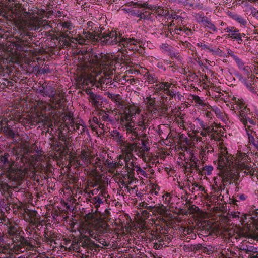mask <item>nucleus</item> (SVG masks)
<instances>
[{
    "mask_svg": "<svg viewBox=\"0 0 258 258\" xmlns=\"http://www.w3.org/2000/svg\"><path fill=\"white\" fill-rule=\"evenodd\" d=\"M5 225L7 226L8 238L11 240L12 248L15 251L23 252L26 249L33 250L35 244L40 245L43 233L47 228L44 220H39L25 228L27 234L31 236V240L25 238V233L22 229L16 224L8 219Z\"/></svg>",
    "mask_w": 258,
    "mask_h": 258,
    "instance_id": "nucleus-1",
    "label": "nucleus"
},
{
    "mask_svg": "<svg viewBox=\"0 0 258 258\" xmlns=\"http://www.w3.org/2000/svg\"><path fill=\"white\" fill-rule=\"evenodd\" d=\"M110 229L106 222H99L92 229L87 230L85 233L88 235L81 233L79 238L71 242L69 248L79 253L81 258H91L98 251L99 245L91 240L89 236L106 246L108 242V236Z\"/></svg>",
    "mask_w": 258,
    "mask_h": 258,
    "instance_id": "nucleus-2",
    "label": "nucleus"
},
{
    "mask_svg": "<svg viewBox=\"0 0 258 258\" xmlns=\"http://www.w3.org/2000/svg\"><path fill=\"white\" fill-rule=\"evenodd\" d=\"M89 34V38H96V41H100L102 45H117L121 47L118 52L125 57L128 51L141 53V46L143 43V36L140 33L135 32L130 35H124L116 30L112 29L104 30L102 29L99 34Z\"/></svg>",
    "mask_w": 258,
    "mask_h": 258,
    "instance_id": "nucleus-3",
    "label": "nucleus"
},
{
    "mask_svg": "<svg viewBox=\"0 0 258 258\" xmlns=\"http://www.w3.org/2000/svg\"><path fill=\"white\" fill-rule=\"evenodd\" d=\"M226 151H222L218 154L217 160L214 161L219 170V178H215L212 185L213 191L217 194L221 192L229 185H234L237 191L239 189V174L228 170L227 167L231 163L232 157H228Z\"/></svg>",
    "mask_w": 258,
    "mask_h": 258,
    "instance_id": "nucleus-4",
    "label": "nucleus"
},
{
    "mask_svg": "<svg viewBox=\"0 0 258 258\" xmlns=\"http://www.w3.org/2000/svg\"><path fill=\"white\" fill-rule=\"evenodd\" d=\"M149 83H155L156 91L161 96V102L163 106L167 107L172 104V100H180L183 97L181 93L177 91L176 82L173 79L158 80L155 75L149 74L147 76Z\"/></svg>",
    "mask_w": 258,
    "mask_h": 258,
    "instance_id": "nucleus-5",
    "label": "nucleus"
},
{
    "mask_svg": "<svg viewBox=\"0 0 258 258\" xmlns=\"http://www.w3.org/2000/svg\"><path fill=\"white\" fill-rule=\"evenodd\" d=\"M155 101L149 102L143 114H139L137 121L138 128L137 127V133L139 137L136 138L134 140H140L141 138L145 139L147 135L149 134V127L152 123V121L158 117L164 116L165 110L161 108L157 107Z\"/></svg>",
    "mask_w": 258,
    "mask_h": 258,
    "instance_id": "nucleus-6",
    "label": "nucleus"
},
{
    "mask_svg": "<svg viewBox=\"0 0 258 258\" xmlns=\"http://www.w3.org/2000/svg\"><path fill=\"white\" fill-rule=\"evenodd\" d=\"M233 114L245 127L250 142L256 146L252 134L253 126L256 124V119L258 120V110L251 113L250 109L244 104H236L233 107Z\"/></svg>",
    "mask_w": 258,
    "mask_h": 258,
    "instance_id": "nucleus-7",
    "label": "nucleus"
},
{
    "mask_svg": "<svg viewBox=\"0 0 258 258\" xmlns=\"http://www.w3.org/2000/svg\"><path fill=\"white\" fill-rule=\"evenodd\" d=\"M227 155L228 157H232L231 163L227 167L228 170H231V166H235L237 170L239 172L244 173V175H250L251 176H256L258 178V163L256 168H252L251 165L250 159L249 156L245 153L241 152L237 154V157L235 158L233 156L228 154V151Z\"/></svg>",
    "mask_w": 258,
    "mask_h": 258,
    "instance_id": "nucleus-8",
    "label": "nucleus"
},
{
    "mask_svg": "<svg viewBox=\"0 0 258 258\" xmlns=\"http://www.w3.org/2000/svg\"><path fill=\"white\" fill-rule=\"evenodd\" d=\"M34 37L33 33L28 29L19 28L13 34L12 40L16 49L24 52L29 51L31 43Z\"/></svg>",
    "mask_w": 258,
    "mask_h": 258,
    "instance_id": "nucleus-9",
    "label": "nucleus"
},
{
    "mask_svg": "<svg viewBox=\"0 0 258 258\" xmlns=\"http://www.w3.org/2000/svg\"><path fill=\"white\" fill-rule=\"evenodd\" d=\"M13 190L14 189L6 182L0 180V191L4 197L0 199V214L4 213L5 212H10V207L14 196Z\"/></svg>",
    "mask_w": 258,
    "mask_h": 258,
    "instance_id": "nucleus-10",
    "label": "nucleus"
},
{
    "mask_svg": "<svg viewBox=\"0 0 258 258\" xmlns=\"http://www.w3.org/2000/svg\"><path fill=\"white\" fill-rule=\"evenodd\" d=\"M16 122H21L24 126H29L30 127H31V125H32L29 120L24 118L15 117L13 119L12 117H11L9 119H8L7 118H4L0 121L1 130L8 137L14 139L16 137V134L12 128L14 124H15Z\"/></svg>",
    "mask_w": 258,
    "mask_h": 258,
    "instance_id": "nucleus-11",
    "label": "nucleus"
},
{
    "mask_svg": "<svg viewBox=\"0 0 258 258\" xmlns=\"http://www.w3.org/2000/svg\"><path fill=\"white\" fill-rule=\"evenodd\" d=\"M132 117V113L124 112L120 116V124L122 130L126 132L127 136L131 135L130 138L134 141L136 138L139 137V134L137 133V127L135 126Z\"/></svg>",
    "mask_w": 258,
    "mask_h": 258,
    "instance_id": "nucleus-12",
    "label": "nucleus"
},
{
    "mask_svg": "<svg viewBox=\"0 0 258 258\" xmlns=\"http://www.w3.org/2000/svg\"><path fill=\"white\" fill-rule=\"evenodd\" d=\"M64 126L67 128L68 132L72 134L73 132H76L79 135H82L88 131L86 126L81 123H77L75 121L73 115L71 114L66 115L62 118Z\"/></svg>",
    "mask_w": 258,
    "mask_h": 258,
    "instance_id": "nucleus-13",
    "label": "nucleus"
},
{
    "mask_svg": "<svg viewBox=\"0 0 258 258\" xmlns=\"http://www.w3.org/2000/svg\"><path fill=\"white\" fill-rule=\"evenodd\" d=\"M13 158L10 157L9 153H5L4 155L0 156V167L2 170H4L7 172L12 173L14 171L15 162L14 161V158L16 161L20 159V161L24 163L23 158L24 156L22 154H16L13 155Z\"/></svg>",
    "mask_w": 258,
    "mask_h": 258,
    "instance_id": "nucleus-14",
    "label": "nucleus"
},
{
    "mask_svg": "<svg viewBox=\"0 0 258 258\" xmlns=\"http://www.w3.org/2000/svg\"><path fill=\"white\" fill-rule=\"evenodd\" d=\"M224 31L227 33V38L236 42L239 44L244 43L245 45L247 44L246 42L249 40V38L246 36L245 34L240 33V30L234 26H227L224 29Z\"/></svg>",
    "mask_w": 258,
    "mask_h": 258,
    "instance_id": "nucleus-15",
    "label": "nucleus"
},
{
    "mask_svg": "<svg viewBox=\"0 0 258 258\" xmlns=\"http://www.w3.org/2000/svg\"><path fill=\"white\" fill-rule=\"evenodd\" d=\"M193 29L184 25H178L171 28L166 37L171 39H178L179 36H189L192 34Z\"/></svg>",
    "mask_w": 258,
    "mask_h": 258,
    "instance_id": "nucleus-16",
    "label": "nucleus"
},
{
    "mask_svg": "<svg viewBox=\"0 0 258 258\" xmlns=\"http://www.w3.org/2000/svg\"><path fill=\"white\" fill-rule=\"evenodd\" d=\"M60 237L53 230H46L43 234L42 242L49 245L53 249L59 245Z\"/></svg>",
    "mask_w": 258,
    "mask_h": 258,
    "instance_id": "nucleus-17",
    "label": "nucleus"
},
{
    "mask_svg": "<svg viewBox=\"0 0 258 258\" xmlns=\"http://www.w3.org/2000/svg\"><path fill=\"white\" fill-rule=\"evenodd\" d=\"M86 25L87 26L86 28L87 31H84L83 33L85 38H84V36H82V39H80V40H81V41L80 42V43H86V41L88 40L96 41V38H89V34H95V33H98L99 34L100 31L102 30V28L100 27H98L97 24L90 21H88Z\"/></svg>",
    "mask_w": 258,
    "mask_h": 258,
    "instance_id": "nucleus-18",
    "label": "nucleus"
},
{
    "mask_svg": "<svg viewBox=\"0 0 258 258\" xmlns=\"http://www.w3.org/2000/svg\"><path fill=\"white\" fill-rule=\"evenodd\" d=\"M207 131V133L209 135V137L211 140L214 141H220L221 136H223L224 129L221 126H218L214 122L211 125H207L205 128Z\"/></svg>",
    "mask_w": 258,
    "mask_h": 258,
    "instance_id": "nucleus-19",
    "label": "nucleus"
},
{
    "mask_svg": "<svg viewBox=\"0 0 258 258\" xmlns=\"http://www.w3.org/2000/svg\"><path fill=\"white\" fill-rule=\"evenodd\" d=\"M227 54L231 57L236 62L238 69L243 72V73L247 76L250 75L251 70L250 67L246 65L245 63L236 55L234 52L230 49L227 50Z\"/></svg>",
    "mask_w": 258,
    "mask_h": 258,
    "instance_id": "nucleus-20",
    "label": "nucleus"
},
{
    "mask_svg": "<svg viewBox=\"0 0 258 258\" xmlns=\"http://www.w3.org/2000/svg\"><path fill=\"white\" fill-rule=\"evenodd\" d=\"M132 154L120 155V159H123L124 162L125 168L127 170L130 176H132L134 171V168L138 167V163L132 159Z\"/></svg>",
    "mask_w": 258,
    "mask_h": 258,
    "instance_id": "nucleus-21",
    "label": "nucleus"
},
{
    "mask_svg": "<svg viewBox=\"0 0 258 258\" xmlns=\"http://www.w3.org/2000/svg\"><path fill=\"white\" fill-rule=\"evenodd\" d=\"M10 207L11 208L10 212H12L15 215L20 217H25L26 208L17 198L15 199L13 198Z\"/></svg>",
    "mask_w": 258,
    "mask_h": 258,
    "instance_id": "nucleus-22",
    "label": "nucleus"
},
{
    "mask_svg": "<svg viewBox=\"0 0 258 258\" xmlns=\"http://www.w3.org/2000/svg\"><path fill=\"white\" fill-rule=\"evenodd\" d=\"M109 197L107 191L103 189L101 190L98 196L92 199L91 203H92L94 207L97 209L100 207V205L104 203L106 201V199Z\"/></svg>",
    "mask_w": 258,
    "mask_h": 258,
    "instance_id": "nucleus-23",
    "label": "nucleus"
},
{
    "mask_svg": "<svg viewBox=\"0 0 258 258\" xmlns=\"http://www.w3.org/2000/svg\"><path fill=\"white\" fill-rule=\"evenodd\" d=\"M86 93L89 95L88 99L95 107H101L102 97L101 95L93 93L90 89L87 90Z\"/></svg>",
    "mask_w": 258,
    "mask_h": 258,
    "instance_id": "nucleus-24",
    "label": "nucleus"
},
{
    "mask_svg": "<svg viewBox=\"0 0 258 258\" xmlns=\"http://www.w3.org/2000/svg\"><path fill=\"white\" fill-rule=\"evenodd\" d=\"M197 46L200 47L202 50L207 51L213 55L219 54L222 51L220 48L216 46L213 47V44L203 41L198 43Z\"/></svg>",
    "mask_w": 258,
    "mask_h": 258,
    "instance_id": "nucleus-25",
    "label": "nucleus"
},
{
    "mask_svg": "<svg viewBox=\"0 0 258 258\" xmlns=\"http://www.w3.org/2000/svg\"><path fill=\"white\" fill-rule=\"evenodd\" d=\"M214 152V148L210 144H206L200 147L199 152V157L205 162L206 161L210 155Z\"/></svg>",
    "mask_w": 258,
    "mask_h": 258,
    "instance_id": "nucleus-26",
    "label": "nucleus"
},
{
    "mask_svg": "<svg viewBox=\"0 0 258 258\" xmlns=\"http://www.w3.org/2000/svg\"><path fill=\"white\" fill-rule=\"evenodd\" d=\"M120 149L123 153V155L133 154V151H136L137 145L135 143H131L125 140L120 146Z\"/></svg>",
    "mask_w": 258,
    "mask_h": 258,
    "instance_id": "nucleus-27",
    "label": "nucleus"
},
{
    "mask_svg": "<svg viewBox=\"0 0 258 258\" xmlns=\"http://www.w3.org/2000/svg\"><path fill=\"white\" fill-rule=\"evenodd\" d=\"M6 5L12 11L18 12L22 8V2L25 0H3Z\"/></svg>",
    "mask_w": 258,
    "mask_h": 258,
    "instance_id": "nucleus-28",
    "label": "nucleus"
},
{
    "mask_svg": "<svg viewBox=\"0 0 258 258\" xmlns=\"http://www.w3.org/2000/svg\"><path fill=\"white\" fill-rule=\"evenodd\" d=\"M40 92L44 96L52 98L55 95L56 90L54 87L50 85L43 84L41 88L40 89Z\"/></svg>",
    "mask_w": 258,
    "mask_h": 258,
    "instance_id": "nucleus-29",
    "label": "nucleus"
},
{
    "mask_svg": "<svg viewBox=\"0 0 258 258\" xmlns=\"http://www.w3.org/2000/svg\"><path fill=\"white\" fill-rule=\"evenodd\" d=\"M27 216V221L29 222L28 225L33 224L37 221L40 220V216L35 211H31L28 209H26L25 217H23L24 218H26Z\"/></svg>",
    "mask_w": 258,
    "mask_h": 258,
    "instance_id": "nucleus-30",
    "label": "nucleus"
},
{
    "mask_svg": "<svg viewBox=\"0 0 258 258\" xmlns=\"http://www.w3.org/2000/svg\"><path fill=\"white\" fill-rule=\"evenodd\" d=\"M6 61L7 59L0 55V78L4 77L2 78L4 80L9 76L10 72L9 69L5 65Z\"/></svg>",
    "mask_w": 258,
    "mask_h": 258,
    "instance_id": "nucleus-31",
    "label": "nucleus"
},
{
    "mask_svg": "<svg viewBox=\"0 0 258 258\" xmlns=\"http://www.w3.org/2000/svg\"><path fill=\"white\" fill-rule=\"evenodd\" d=\"M230 17L242 27H247L249 25L248 19L246 17H243L238 14H233Z\"/></svg>",
    "mask_w": 258,
    "mask_h": 258,
    "instance_id": "nucleus-32",
    "label": "nucleus"
},
{
    "mask_svg": "<svg viewBox=\"0 0 258 258\" xmlns=\"http://www.w3.org/2000/svg\"><path fill=\"white\" fill-rule=\"evenodd\" d=\"M142 147L143 149L142 151L139 150L138 151V153H137V155L139 157H140L142 159L143 161L144 162L146 163H150L152 161V158L151 157L146 155L145 153V151H148L149 149L146 146V141L145 140H143L142 141Z\"/></svg>",
    "mask_w": 258,
    "mask_h": 258,
    "instance_id": "nucleus-33",
    "label": "nucleus"
},
{
    "mask_svg": "<svg viewBox=\"0 0 258 258\" xmlns=\"http://www.w3.org/2000/svg\"><path fill=\"white\" fill-rule=\"evenodd\" d=\"M111 137L115 141L117 144L120 146L125 141L121 133L117 130H114L111 132Z\"/></svg>",
    "mask_w": 258,
    "mask_h": 258,
    "instance_id": "nucleus-34",
    "label": "nucleus"
},
{
    "mask_svg": "<svg viewBox=\"0 0 258 258\" xmlns=\"http://www.w3.org/2000/svg\"><path fill=\"white\" fill-rule=\"evenodd\" d=\"M248 243V245H247L246 243L245 245H243L241 246L240 249L241 250V252L242 254L246 253L249 255L252 254V253H256L257 252L258 248L252 246L249 241Z\"/></svg>",
    "mask_w": 258,
    "mask_h": 258,
    "instance_id": "nucleus-35",
    "label": "nucleus"
},
{
    "mask_svg": "<svg viewBox=\"0 0 258 258\" xmlns=\"http://www.w3.org/2000/svg\"><path fill=\"white\" fill-rule=\"evenodd\" d=\"M206 108L212 109L213 114H215L218 118L223 120L225 119V114L218 106L215 105L212 106L209 104Z\"/></svg>",
    "mask_w": 258,
    "mask_h": 258,
    "instance_id": "nucleus-36",
    "label": "nucleus"
},
{
    "mask_svg": "<svg viewBox=\"0 0 258 258\" xmlns=\"http://www.w3.org/2000/svg\"><path fill=\"white\" fill-rule=\"evenodd\" d=\"M199 160L195 156L190 157V162L188 163L192 170H195L198 174H201L200 169L198 164Z\"/></svg>",
    "mask_w": 258,
    "mask_h": 258,
    "instance_id": "nucleus-37",
    "label": "nucleus"
},
{
    "mask_svg": "<svg viewBox=\"0 0 258 258\" xmlns=\"http://www.w3.org/2000/svg\"><path fill=\"white\" fill-rule=\"evenodd\" d=\"M202 245L200 244H185L183 246V249L185 251H198L201 249Z\"/></svg>",
    "mask_w": 258,
    "mask_h": 258,
    "instance_id": "nucleus-38",
    "label": "nucleus"
},
{
    "mask_svg": "<svg viewBox=\"0 0 258 258\" xmlns=\"http://www.w3.org/2000/svg\"><path fill=\"white\" fill-rule=\"evenodd\" d=\"M202 22L203 23V24L205 25V27H207L208 29L212 31L213 32H217V28L215 26V25L212 23V22L208 19L207 18H203L202 20Z\"/></svg>",
    "mask_w": 258,
    "mask_h": 258,
    "instance_id": "nucleus-39",
    "label": "nucleus"
},
{
    "mask_svg": "<svg viewBox=\"0 0 258 258\" xmlns=\"http://www.w3.org/2000/svg\"><path fill=\"white\" fill-rule=\"evenodd\" d=\"M69 163L75 168L84 166V165L81 162L80 158H79L78 156H74L71 158L69 161Z\"/></svg>",
    "mask_w": 258,
    "mask_h": 258,
    "instance_id": "nucleus-40",
    "label": "nucleus"
},
{
    "mask_svg": "<svg viewBox=\"0 0 258 258\" xmlns=\"http://www.w3.org/2000/svg\"><path fill=\"white\" fill-rule=\"evenodd\" d=\"M80 158L81 163L84 165H87L90 162V158L87 153L84 151L81 152V154L78 156Z\"/></svg>",
    "mask_w": 258,
    "mask_h": 258,
    "instance_id": "nucleus-41",
    "label": "nucleus"
},
{
    "mask_svg": "<svg viewBox=\"0 0 258 258\" xmlns=\"http://www.w3.org/2000/svg\"><path fill=\"white\" fill-rule=\"evenodd\" d=\"M213 169L212 165H205L202 167V169H200L201 174H199L200 175H210L212 174Z\"/></svg>",
    "mask_w": 258,
    "mask_h": 258,
    "instance_id": "nucleus-42",
    "label": "nucleus"
},
{
    "mask_svg": "<svg viewBox=\"0 0 258 258\" xmlns=\"http://www.w3.org/2000/svg\"><path fill=\"white\" fill-rule=\"evenodd\" d=\"M192 101L197 104L201 105L203 108L204 107H207L208 104L204 102V100L198 95L192 96Z\"/></svg>",
    "mask_w": 258,
    "mask_h": 258,
    "instance_id": "nucleus-43",
    "label": "nucleus"
},
{
    "mask_svg": "<svg viewBox=\"0 0 258 258\" xmlns=\"http://www.w3.org/2000/svg\"><path fill=\"white\" fill-rule=\"evenodd\" d=\"M99 119L106 122H112L113 121V117L110 116L106 112L102 111L99 113Z\"/></svg>",
    "mask_w": 258,
    "mask_h": 258,
    "instance_id": "nucleus-44",
    "label": "nucleus"
},
{
    "mask_svg": "<svg viewBox=\"0 0 258 258\" xmlns=\"http://www.w3.org/2000/svg\"><path fill=\"white\" fill-rule=\"evenodd\" d=\"M186 77L187 80L188 82H197V80L199 78L196 73L190 71H189L188 73L186 74Z\"/></svg>",
    "mask_w": 258,
    "mask_h": 258,
    "instance_id": "nucleus-45",
    "label": "nucleus"
},
{
    "mask_svg": "<svg viewBox=\"0 0 258 258\" xmlns=\"http://www.w3.org/2000/svg\"><path fill=\"white\" fill-rule=\"evenodd\" d=\"M62 29L64 32H68L74 28V26L72 23L69 21H65L62 23Z\"/></svg>",
    "mask_w": 258,
    "mask_h": 258,
    "instance_id": "nucleus-46",
    "label": "nucleus"
},
{
    "mask_svg": "<svg viewBox=\"0 0 258 258\" xmlns=\"http://www.w3.org/2000/svg\"><path fill=\"white\" fill-rule=\"evenodd\" d=\"M183 234L185 235L188 236V238L190 239H194L196 237V235L194 233L192 229L189 228H185L183 230Z\"/></svg>",
    "mask_w": 258,
    "mask_h": 258,
    "instance_id": "nucleus-47",
    "label": "nucleus"
},
{
    "mask_svg": "<svg viewBox=\"0 0 258 258\" xmlns=\"http://www.w3.org/2000/svg\"><path fill=\"white\" fill-rule=\"evenodd\" d=\"M247 196L245 194H238L235 199L232 201V203L235 205H237V202L239 201H245L247 198Z\"/></svg>",
    "mask_w": 258,
    "mask_h": 258,
    "instance_id": "nucleus-48",
    "label": "nucleus"
},
{
    "mask_svg": "<svg viewBox=\"0 0 258 258\" xmlns=\"http://www.w3.org/2000/svg\"><path fill=\"white\" fill-rule=\"evenodd\" d=\"M140 205L143 208L146 209L150 212H154L156 211V207L154 206L149 205L145 201L140 203Z\"/></svg>",
    "mask_w": 258,
    "mask_h": 258,
    "instance_id": "nucleus-49",
    "label": "nucleus"
},
{
    "mask_svg": "<svg viewBox=\"0 0 258 258\" xmlns=\"http://www.w3.org/2000/svg\"><path fill=\"white\" fill-rule=\"evenodd\" d=\"M59 138L63 141L65 144L69 141V135H67L66 133L63 132V131H60L58 134Z\"/></svg>",
    "mask_w": 258,
    "mask_h": 258,
    "instance_id": "nucleus-50",
    "label": "nucleus"
},
{
    "mask_svg": "<svg viewBox=\"0 0 258 258\" xmlns=\"http://www.w3.org/2000/svg\"><path fill=\"white\" fill-rule=\"evenodd\" d=\"M105 165L109 168L114 169L117 167V162L111 161L109 159H106L104 162Z\"/></svg>",
    "mask_w": 258,
    "mask_h": 258,
    "instance_id": "nucleus-51",
    "label": "nucleus"
},
{
    "mask_svg": "<svg viewBox=\"0 0 258 258\" xmlns=\"http://www.w3.org/2000/svg\"><path fill=\"white\" fill-rule=\"evenodd\" d=\"M203 114L205 115L207 117L212 119L213 117V110H211V109H207L206 107L203 108Z\"/></svg>",
    "mask_w": 258,
    "mask_h": 258,
    "instance_id": "nucleus-52",
    "label": "nucleus"
},
{
    "mask_svg": "<svg viewBox=\"0 0 258 258\" xmlns=\"http://www.w3.org/2000/svg\"><path fill=\"white\" fill-rule=\"evenodd\" d=\"M162 198L164 204L168 205L170 203L172 196L170 193L166 192L162 196Z\"/></svg>",
    "mask_w": 258,
    "mask_h": 258,
    "instance_id": "nucleus-53",
    "label": "nucleus"
},
{
    "mask_svg": "<svg viewBox=\"0 0 258 258\" xmlns=\"http://www.w3.org/2000/svg\"><path fill=\"white\" fill-rule=\"evenodd\" d=\"M169 55L172 59H175L178 61L181 60L182 57L179 53L177 52L173 51H170Z\"/></svg>",
    "mask_w": 258,
    "mask_h": 258,
    "instance_id": "nucleus-54",
    "label": "nucleus"
},
{
    "mask_svg": "<svg viewBox=\"0 0 258 258\" xmlns=\"http://www.w3.org/2000/svg\"><path fill=\"white\" fill-rule=\"evenodd\" d=\"M58 40L60 46H69L70 42L68 40L64 39V37H60L57 39Z\"/></svg>",
    "mask_w": 258,
    "mask_h": 258,
    "instance_id": "nucleus-55",
    "label": "nucleus"
},
{
    "mask_svg": "<svg viewBox=\"0 0 258 258\" xmlns=\"http://www.w3.org/2000/svg\"><path fill=\"white\" fill-rule=\"evenodd\" d=\"M250 234L248 232H245L243 231H240L239 234L237 235V236L239 237V238H236L237 239H242V238H249L250 236Z\"/></svg>",
    "mask_w": 258,
    "mask_h": 258,
    "instance_id": "nucleus-56",
    "label": "nucleus"
},
{
    "mask_svg": "<svg viewBox=\"0 0 258 258\" xmlns=\"http://www.w3.org/2000/svg\"><path fill=\"white\" fill-rule=\"evenodd\" d=\"M192 185L194 186L192 188V192L195 190H199V191H203L204 189V188L202 186L200 185L198 183L194 182V183H192Z\"/></svg>",
    "mask_w": 258,
    "mask_h": 258,
    "instance_id": "nucleus-57",
    "label": "nucleus"
},
{
    "mask_svg": "<svg viewBox=\"0 0 258 258\" xmlns=\"http://www.w3.org/2000/svg\"><path fill=\"white\" fill-rule=\"evenodd\" d=\"M62 0H49L48 2V6L53 7L54 6L60 4Z\"/></svg>",
    "mask_w": 258,
    "mask_h": 258,
    "instance_id": "nucleus-58",
    "label": "nucleus"
},
{
    "mask_svg": "<svg viewBox=\"0 0 258 258\" xmlns=\"http://www.w3.org/2000/svg\"><path fill=\"white\" fill-rule=\"evenodd\" d=\"M175 122L177 123L178 126L179 127L182 128L184 130H186V122L185 120H182L181 121H175Z\"/></svg>",
    "mask_w": 258,
    "mask_h": 258,
    "instance_id": "nucleus-59",
    "label": "nucleus"
},
{
    "mask_svg": "<svg viewBox=\"0 0 258 258\" xmlns=\"http://www.w3.org/2000/svg\"><path fill=\"white\" fill-rule=\"evenodd\" d=\"M136 169L138 174H140L144 177L147 176V173L144 170L141 169V168L140 167H139V166H138V167H136Z\"/></svg>",
    "mask_w": 258,
    "mask_h": 258,
    "instance_id": "nucleus-60",
    "label": "nucleus"
},
{
    "mask_svg": "<svg viewBox=\"0 0 258 258\" xmlns=\"http://www.w3.org/2000/svg\"><path fill=\"white\" fill-rule=\"evenodd\" d=\"M134 7H137V8H150L149 6H148V4H147V3H135V6Z\"/></svg>",
    "mask_w": 258,
    "mask_h": 258,
    "instance_id": "nucleus-61",
    "label": "nucleus"
},
{
    "mask_svg": "<svg viewBox=\"0 0 258 258\" xmlns=\"http://www.w3.org/2000/svg\"><path fill=\"white\" fill-rule=\"evenodd\" d=\"M248 89L251 93H252L256 95H258V89L256 87H255V86L252 85L251 87H250Z\"/></svg>",
    "mask_w": 258,
    "mask_h": 258,
    "instance_id": "nucleus-62",
    "label": "nucleus"
},
{
    "mask_svg": "<svg viewBox=\"0 0 258 258\" xmlns=\"http://www.w3.org/2000/svg\"><path fill=\"white\" fill-rule=\"evenodd\" d=\"M190 43L185 41V42H181V43L180 44L181 47L182 49H188L189 46H190Z\"/></svg>",
    "mask_w": 258,
    "mask_h": 258,
    "instance_id": "nucleus-63",
    "label": "nucleus"
},
{
    "mask_svg": "<svg viewBox=\"0 0 258 258\" xmlns=\"http://www.w3.org/2000/svg\"><path fill=\"white\" fill-rule=\"evenodd\" d=\"M211 88H212V90L214 91V92L217 93H221V91H222V89L220 88V86H217L216 85H212L211 86Z\"/></svg>",
    "mask_w": 258,
    "mask_h": 258,
    "instance_id": "nucleus-64",
    "label": "nucleus"
}]
</instances>
